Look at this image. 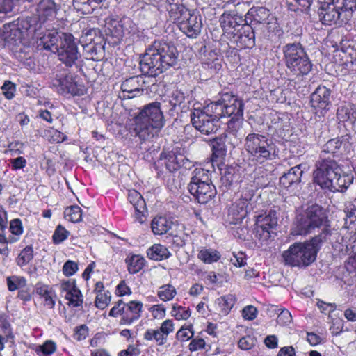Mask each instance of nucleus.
<instances>
[{"label": "nucleus", "instance_id": "obj_1", "mask_svg": "<svg viewBox=\"0 0 356 356\" xmlns=\"http://www.w3.org/2000/svg\"><path fill=\"white\" fill-rule=\"evenodd\" d=\"M56 13V4L52 0L40 1L35 15L19 17L0 28V46L13 49L19 44L29 45L30 38L42 29L46 21L53 19Z\"/></svg>", "mask_w": 356, "mask_h": 356}, {"label": "nucleus", "instance_id": "obj_2", "mask_svg": "<svg viewBox=\"0 0 356 356\" xmlns=\"http://www.w3.org/2000/svg\"><path fill=\"white\" fill-rule=\"evenodd\" d=\"M165 125L161 104L154 102L144 106L140 112L130 120L129 126L132 134L140 141H152L159 136Z\"/></svg>", "mask_w": 356, "mask_h": 356}, {"label": "nucleus", "instance_id": "obj_3", "mask_svg": "<svg viewBox=\"0 0 356 356\" xmlns=\"http://www.w3.org/2000/svg\"><path fill=\"white\" fill-rule=\"evenodd\" d=\"M177 60V51L174 45L156 41L142 57L140 68L144 74L155 77L174 66Z\"/></svg>", "mask_w": 356, "mask_h": 356}, {"label": "nucleus", "instance_id": "obj_4", "mask_svg": "<svg viewBox=\"0 0 356 356\" xmlns=\"http://www.w3.org/2000/svg\"><path fill=\"white\" fill-rule=\"evenodd\" d=\"M313 179L323 189L343 192L353 183V176L344 172L340 165L328 157L316 162Z\"/></svg>", "mask_w": 356, "mask_h": 356}, {"label": "nucleus", "instance_id": "obj_5", "mask_svg": "<svg viewBox=\"0 0 356 356\" xmlns=\"http://www.w3.org/2000/svg\"><path fill=\"white\" fill-rule=\"evenodd\" d=\"M170 18L177 22L180 31L191 38H196L202 26L200 15L186 8L183 0H168Z\"/></svg>", "mask_w": 356, "mask_h": 356}, {"label": "nucleus", "instance_id": "obj_6", "mask_svg": "<svg viewBox=\"0 0 356 356\" xmlns=\"http://www.w3.org/2000/svg\"><path fill=\"white\" fill-rule=\"evenodd\" d=\"M328 220L323 209L318 204H312L297 216L291 229L293 236H306L323 227V232L328 234Z\"/></svg>", "mask_w": 356, "mask_h": 356}, {"label": "nucleus", "instance_id": "obj_7", "mask_svg": "<svg viewBox=\"0 0 356 356\" xmlns=\"http://www.w3.org/2000/svg\"><path fill=\"white\" fill-rule=\"evenodd\" d=\"M322 241L321 235L304 243H295L282 253L285 264L291 266L304 267L313 263L316 258V243Z\"/></svg>", "mask_w": 356, "mask_h": 356}, {"label": "nucleus", "instance_id": "obj_8", "mask_svg": "<svg viewBox=\"0 0 356 356\" xmlns=\"http://www.w3.org/2000/svg\"><path fill=\"white\" fill-rule=\"evenodd\" d=\"M222 115V105L219 102L211 103L204 110L195 108L191 113L193 126L203 134L215 133L220 127V119Z\"/></svg>", "mask_w": 356, "mask_h": 356}, {"label": "nucleus", "instance_id": "obj_9", "mask_svg": "<svg viewBox=\"0 0 356 356\" xmlns=\"http://www.w3.org/2000/svg\"><path fill=\"white\" fill-rule=\"evenodd\" d=\"M282 51L285 65L293 74L304 76L311 72L312 63L300 44H287L283 47Z\"/></svg>", "mask_w": 356, "mask_h": 356}, {"label": "nucleus", "instance_id": "obj_10", "mask_svg": "<svg viewBox=\"0 0 356 356\" xmlns=\"http://www.w3.org/2000/svg\"><path fill=\"white\" fill-rule=\"evenodd\" d=\"M246 150L260 163L272 160L275 157V145L264 136L250 134L245 138Z\"/></svg>", "mask_w": 356, "mask_h": 356}, {"label": "nucleus", "instance_id": "obj_11", "mask_svg": "<svg viewBox=\"0 0 356 356\" xmlns=\"http://www.w3.org/2000/svg\"><path fill=\"white\" fill-rule=\"evenodd\" d=\"M52 84L58 92L62 95L70 94L74 96H81L86 92L85 86L80 82L79 79L71 74L57 75L53 80Z\"/></svg>", "mask_w": 356, "mask_h": 356}, {"label": "nucleus", "instance_id": "obj_12", "mask_svg": "<svg viewBox=\"0 0 356 356\" xmlns=\"http://www.w3.org/2000/svg\"><path fill=\"white\" fill-rule=\"evenodd\" d=\"M58 59L67 67H72L80 57L74 38L72 34H64L59 48L56 52Z\"/></svg>", "mask_w": 356, "mask_h": 356}, {"label": "nucleus", "instance_id": "obj_13", "mask_svg": "<svg viewBox=\"0 0 356 356\" xmlns=\"http://www.w3.org/2000/svg\"><path fill=\"white\" fill-rule=\"evenodd\" d=\"M277 224L275 214L259 216L257 220L256 237L261 241H266L272 237Z\"/></svg>", "mask_w": 356, "mask_h": 356}, {"label": "nucleus", "instance_id": "obj_14", "mask_svg": "<svg viewBox=\"0 0 356 356\" xmlns=\"http://www.w3.org/2000/svg\"><path fill=\"white\" fill-rule=\"evenodd\" d=\"M330 90L324 86H319L311 95L310 103L316 113L323 115L330 106Z\"/></svg>", "mask_w": 356, "mask_h": 356}, {"label": "nucleus", "instance_id": "obj_15", "mask_svg": "<svg viewBox=\"0 0 356 356\" xmlns=\"http://www.w3.org/2000/svg\"><path fill=\"white\" fill-rule=\"evenodd\" d=\"M188 191L200 204L207 203L216 195V189L211 181L202 183H190Z\"/></svg>", "mask_w": 356, "mask_h": 356}, {"label": "nucleus", "instance_id": "obj_16", "mask_svg": "<svg viewBox=\"0 0 356 356\" xmlns=\"http://www.w3.org/2000/svg\"><path fill=\"white\" fill-rule=\"evenodd\" d=\"M60 290L65 293V298L68 300V305L76 307L83 304V298L81 291L76 285L74 280L63 281L60 285Z\"/></svg>", "mask_w": 356, "mask_h": 356}, {"label": "nucleus", "instance_id": "obj_17", "mask_svg": "<svg viewBox=\"0 0 356 356\" xmlns=\"http://www.w3.org/2000/svg\"><path fill=\"white\" fill-rule=\"evenodd\" d=\"M318 15L321 22L326 25L342 24L345 21L343 13H341L337 4L319 7Z\"/></svg>", "mask_w": 356, "mask_h": 356}, {"label": "nucleus", "instance_id": "obj_18", "mask_svg": "<svg viewBox=\"0 0 356 356\" xmlns=\"http://www.w3.org/2000/svg\"><path fill=\"white\" fill-rule=\"evenodd\" d=\"M185 156L174 151H163L157 161L160 166H165L169 172L177 170L184 163Z\"/></svg>", "mask_w": 356, "mask_h": 356}, {"label": "nucleus", "instance_id": "obj_19", "mask_svg": "<svg viewBox=\"0 0 356 356\" xmlns=\"http://www.w3.org/2000/svg\"><path fill=\"white\" fill-rule=\"evenodd\" d=\"M40 29L36 34H35L31 40H40V44L43 45L44 49L50 51L53 53H56L59 48L61 40L63 39V35L65 33H59L56 31L49 32L47 35L41 36L42 32Z\"/></svg>", "mask_w": 356, "mask_h": 356}, {"label": "nucleus", "instance_id": "obj_20", "mask_svg": "<svg viewBox=\"0 0 356 356\" xmlns=\"http://www.w3.org/2000/svg\"><path fill=\"white\" fill-rule=\"evenodd\" d=\"M143 304L140 301L131 300L124 303L123 316L121 317L120 325H131L141 316Z\"/></svg>", "mask_w": 356, "mask_h": 356}, {"label": "nucleus", "instance_id": "obj_21", "mask_svg": "<svg viewBox=\"0 0 356 356\" xmlns=\"http://www.w3.org/2000/svg\"><path fill=\"white\" fill-rule=\"evenodd\" d=\"M143 82L139 76H132L121 84V89L123 93V97L131 99L139 96L143 92Z\"/></svg>", "mask_w": 356, "mask_h": 356}, {"label": "nucleus", "instance_id": "obj_22", "mask_svg": "<svg viewBox=\"0 0 356 356\" xmlns=\"http://www.w3.org/2000/svg\"><path fill=\"white\" fill-rule=\"evenodd\" d=\"M128 200L135 209L134 218L139 223L144 222L145 212V202L141 194L136 190L129 192Z\"/></svg>", "mask_w": 356, "mask_h": 356}, {"label": "nucleus", "instance_id": "obj_23", "mask_svg": "<svg viewBox=\"0 0 356 356\" xmlns=\"http://www.w3.org/2000/svg\"><path fill=\"white\" fill-rule=\"evenodd\" d=\"M224 108L228 116L241 117L243 113L242 102L228 92L224 93Z\"/></svg>", "mask_w": 356, "mask_h": 356}, {"label": "nucleus", "instance_id": "obj_24", "mask_svg": "<svg viewBox=\"0 0 356 356\" xmlns=\"http://www.w3.org/2000/svg\"><path fill=\"white\" fill-rule=\"evenodd\" d=\"M224 35L229 38L232 42H237L238 39L240 38L248 47L252 46L254 43V40L252 38H249L248 35L243 36L241 33L239 34L236 26H232L231 22L225 19H224Z\"/></svg>", "mask_w": 356, "mask_h": 356}, {"label": "nucleus", "instance_id": "obj_25", "mask_svg": "<svg viewBox=\"0 0 356 356\" xmlns=\"http://www.w3.org/2000/svg\"><path fill=\"white\" fill-rule=\"evenodd\" d=\"M303 170L301 165H297L291 168L286 173H284L280 179V184L285 188H289L298 185L301 180Z\"/></svg>", "mask_w": 356, "mask_h": 356}, {"label": "nucleus", "instance_id": "obj_26", "mask_svg": "<svg viewBox=\"0 0 356 356\" xmlns=\"http://www.w3.org/2000/svg\"><path fill=\"white\" fill-rule=\"evenodd\" d=\"M212 156L211 162L213 168L217 167L221 174L222 170V140L220 137H216L211 140Z\"/></svg>", "mask_w": 356, "mask_h": 356}, {"label": "nucleus", "instance_id": "obj_27", "mask_svg": "<svg viewBox=\"0 0 356 356\" xmlns=\"http://www.w3.org/2000/svg\"><path fill=\"white\" fill-rule=\"evenodd\" d=\"M177 225L166 216H156L151 223L152 232L156 235H162L166 234L173 226Z\"/></svg>", "mask_w": 356, "mask_h": 356}, {"label": "nucleus", "instance_id": "obj_28", "mask_svg": "<svg viewBox=\"0 0 356 356\" xmlns=\"http://www.w3.org/2000/svg\"><path fill=\"white\" fill-rule=\"evenodd\" d=\"M147 254L150 259L155 261L166 259L171 255L168 249L161 244L153 245L147 250Z\"/></svg>", "mask_w": 356, "mask_h": 356}, {"label": "nucleus", "instance_id": "obj_29", "mask_svg": "<svg viewBox=\"0 0 356 356\" xmlns=\"http://www.w3.org/2000/svg\"><path fill=\"white\" fill-rule=\"evenodd\" d=\"M35 292L44 299V304L49 308H53L55 300L53 299V292L47 285L38 283L35 286Z\"/></svg>", "mask_w": 356, "mask_h": 356}, {"label": "nucleus", "instance_id": "obj_30", "mask_svg": "<svg viewBox=\"0 0 356 356\" xmlns=\"http://www.w3.org/2000/svg\"><path fill=\"white\" fill-rule=\"evenodd\" d=\"M125 262L129 273L135 274L138 273L144 266L145 259L139 254L129 255L127 257Z\"/></svg>", "mask_w": 356, "mask_h": 356}, {"label": "nucleus", "instance_id": "obj_31", "mask_svg": "<svg viewBox=\"0 0 356 356\" xmlns=\"http://www.w3.org/2000/svg\"><path fill=\"white\" fill-rule=\"evenodd\" d=\"M177 294L176 288L170 283L160 286L156 291L157 297L163 302L172 300Z\"/></svg>", "mask_w": 356, "mask_h": 356}, {"label": "nucleus", "instance_id": "obj_32", "mask_svg": "<svg viewBox=\"0 0 356 356\" xmlns=\"http://www.w3.org/2000/svg\"><path fill=\"white\" fill-rule=\"evenodd\" d=\"M221 257L219 252L213 249L202 248L197 254V258L204 264H212Z\"/></svg>", "mask_w": 356, "mask_h": 356}, {"label": "nucleus", "instance_id": "obj_33", "mask_svg": "<svg viewBox=\"0 0 356 356\" xmlns=\"http://www.w3.org/2000/svg\"><path fill=\"white\" fill-rule=\"evenodd\" d=\"M337 118L341 122L353 121L356 119V111L350 105H343L338 108Z\"/></svg>", "mask_w": 356, "mask_h": 356}, {"label": "nucleus", "instance_id": "obj_34", "mask_svg": "<svg viewBox=\"0 0 356 356\" xmlns=\"http://www.w3.org/2000/svg\"><path fill=\"white\" fill-rule=\"evenodd\" d=\"M143 338L146 341H154L158 346L164 345L168 339L159 329H147Z\"/></svg>", "mask_w": 356, "mask_h": 356}, {"label": "nucleus", "instance_id": "obj_35", "mask_svg": "<svg viewBox=\"0 0 356 356\" xmlns=\"http://www.w3.org/2000/svg\"><path fill=\"white\" fill-rule=\"evenodd\" d=\"M113 24H115V28H119L113 33V35L116 37H122L126 34H129L133 29L131 26L132 22L129 18H124L120 21H115Z\"/></svg>", "mask_w": 356, "mask_h": 356}, {"label": "nucleus", "instance_id": "obj_36", "mask_svg": "<svg viewBox=\"0 0 356 356\" xmlns=\"http://www.w3.org/2000/svg\"><path fill=\"white\" fill-rule=\"evenodd\" d=\"M82 210L78 205L67 207L64 211L65 218L72 222H79L82 219Z\"/></svg>", "mask_w": 356, "mask_h": 356}, {"label": "nucleus", "instance_id": "obj_37", "mask_svg": "<svg viewBox=\"0 0 356 356\" xmlns=\"http://www.w3.org/2000/svg\"><path fill=\"white\" fill-rule=\"evenodd\" d=\"M337 6L339 7L341 13H343V19L346 21L356 8V0H338Z\"/></svg>", "mask_w": 356, "mask_h": 356}, {"label": "nucleus", "instance_id": "obj_38", "mask_svg": "<svg viewBox=\"0 0 356 356\" xmlns=\"http://www.w3.org/2000/svg\"><path fill=\"white\" fill-rule=\"evenodd\" d=\"M33 258V250L31 246L24 248L16 258L17 264L23 267L28 264Z\"/></svg>", "mask_w": 356, "mask_h": 356}, {"label": "nucleus", "instance_id": "obj_39", "mask_svg": "<svg viewBox=\"0 0 356 356\" xmlns=\"http://www.w3.org/2000/svg\"><path fill=\"white\" fill-rule=\"evenodd\" d=\"M210 181V174L208 170L202 168H195L193 172V176L190 183H202Z\"/></svg>", "mask_w": 356, "mask_h": 356}, {"label": "nucleus", "instance_id": "obj_40", "mask_svg": "<svg viewBox=\"0 0 356 356\" xmlns=\"http://www.w3.org/2000/svg\"><path fill=\"white\" fill-rule=\"evenodd\" d=\"M10 231L13 236L9 237L10 243H15L18 241L19 236L23 233V227L21 220L15 218L10 222Z\"/></svg>", "mask_w": 356, "mask_h": 356}, {"label": "nucleus", "instance_id": "obj_41", "mask_svg": "<svg viewBox=\"0 0 356 356\" xmlns=\"http://www.w3.org/2000/svg\"><path fill=\"white\" fill-rule=\"evenodd\" d=\"M250 12L254 20L258 23L266 22L270 15V10L264 7L252 8Z\"/></svg>", "mask_w": 356, "mask_h": 356}, {"label": "nucleus", "instance_id": "obj_42", "mask_svg": "<svg viewBox=\"0 0 356 356\" xmlns=\"http://www.w3.org/2000/svg\"><path fill=\"white\" fill-rule=\"evenodd\" d=\"M105 0H73V6L78 10H83V12H89L88 6L92 9L97 5L104 1Z\"/></svg>", "mask_w": 356, "mask_h": 356}, {"label": "nucleus", "instance_id": "obj_43", "mask_svg": "<svg viewBox=\"0 0 356 356\" xmlns=\"http://www.w3.org/2000/svg\"><path fill=\"white\" fill-rule=\"evenodd\" d=\"M26 284V280L24 277L13 275L7 278L8 288L10 291L24 287Z\"/></svg>", "mask_w": 356, "mask_h": 356}, {"label": "nucleus", "instance_id": "obj_44", "mask_svg": "<svg viewBox=\"0 0 356 356\" xmlns=\"http://www.w3.org/2000/svg\"><path fill=\"white\" fill-rule=\"evenodd\" d=\"M342 145V142L339 138H333L328 140L323 147V152L335 154L338 152Z\"/></svg>", "mask_w": 356, "mask_h": 356}, {"label": "nucleus", "instance_id": "obj_45", "mask_svg": "<svg viewBox=\"0 0 356 356\" xmlns=\"http://www.w3.org/2000/svg\"><path fill=\"white\" fill-rule=\"evenodd\" d=\"M70 235L67 231L63 225H58L53 234V241L55 244H59L67 238Z\"/></svg>", "mask_w": 356, "mask_h": 356}, {"label": "nucleus", "instance_id": "obj_46", "mask_svg": "<svg viewBox=\"0 0 356 356\" xmlns=\"http://www.w3.org/2000/svg\"><path fill=\"white\" fill-rule=\"evenodd\" d=\"M172 315L177 320H186L191 316V311L188 307H181L177 305L172 306Z\"/></svg>", "mask_w": 356, "mask_h": 356}, {"label": "nucleus", "instance_id": "obj_47", "mask_svg": "<svg viewBox=\"0 0 356 356\" xmlns=\"http://www.w3.org/2000/svg\"><path fill=\"white\" fill-rule=\"evenodd\" d=\"M344 212L346 213L345 226L348 228L349 225L356 221V204H349L346 205Z\"/></svg>", "mask_w": 356, "mask_h": 356}, {"label": "nucleus", "instance_id": "obj_48", "mask_svg": "<svg viewBox=\"0 0 356 356\" xmlns=\"http://www.w3.org/2000/svg\"><path fill=\"white\" fill-rule=\"evenodd\" d=\"M2 93L7 99H12L15 96L16 85L10 81H6L1 86Z\"/></svg>", "mask_w": 356, "mask_h": 356}, {"label": "nucleus", "instance_id": "obj_49", "mask_svg": "<svg viewBox=\"0 0 356 356\" xmlns=\"http://www.w3.org/2000/svg\"><path fill=\"white\" fill-rule=\"evenodd\" d=\"M111 301V295L109 292L97 293L95 298V306L100 309H105Z\"/></svg>", "mask_w": 356, "mask_h": 356}, {"label": "nucleus", "instance_id": "obj_50", "mask_svg": "<svg viewBox=\"0 0 356 356\" xmlns=\"http://www.w3.org/2000/svg\"><path fill=\"white\" fill-rule=\"evenodd\" d=\"M149 311L154 319H163L166 315V308L163 304L152 305Z\"/></svg>", "mask_w": 356, "mask_h": 356}, {"label": "nucleus", "instance_id": "obj_51", "mask_svg": "<svg viewBox=\"0 0 356 356\" xmlns=\"http://www.w3.org/2000/svg\"><path fill=\"white\" fill-rule=\"evenodd\" d=\"M229 263L235 267H243L246 265V258L243 252L232 253L229 257Z\"/></svg>", "mask_w": 356, "mask_h": 356}, {"label": "nucleus", "instance_id": "obj_52", "mask_svg": "<svg viewBox=\"0 0 356 356\" xmlns=\"http://www.w3.org/2000/svg\"><path fill=\"white\" fill-rule=\"evenodd\" d=\"M56 350V344L53 341H47L42 345L38 347L36 351L41 352L43 355H49Z\"/></svg>", "mask_w": 356, "mask_h": 356}, {"label": "nucleus", "instance_id": "obj_53", "mask_svg": "<svg viewBox=\"0 0 356 356\" xmlns=\"http://www.w3.org/2000/svg\"><path fill=\"white\" fill-rule=\"evenodd\" d=\"M0 328L3 334L8 337H13V332L8 316L5 314H0Z\"/></svg>", "mask_w": 356, "mask_h": 356}, {"label": "nucleus", "instance_id": "obj_54", "mask_svg": "<svg viewBox=\"0 0 356 356\" xmlns=\"http://www.w3.org/2000/svg\"><path fill=\"white\" fill-rule=\"evenodd\" d=\"M79 269L76 262L71 260L67 261L63 266V273L65 276L73 275Z\"/></svg>", "mask_w": 356, "mask_h": 356}, {"label": "nucleus", "instance_id": "obj_55", "mask_svg": "<svg viewBox=\"0 0 356 356\" xmlns=\"http://www.w3.org/2000/svg\"><path fill=\"white\" fill-rule=\"evenodd\" d=\"M277 311H280L278 314L277 322L281 325H286L291 323L292 316L291 313L287 309H279Z\"/></svg>", "mask_w": 356, "mask_h": 356}, {"label": "nucleus", "instance_id": "obj_56", "mask_svg": "<svg viewBox=\"0 0 356 356\" xmlns=\"http://www.w3.org/2000/svg\"><path fill=\"white\" fill-rule=\"evenodd\" d=\"M255 339L250 335L242 337L238 341V347L242 350H250L255 344Z\"/></svg>", "mask_w": 356, "mask_h": 356}, {"label": "nucleus", "instance_id": "obj_57", "mask_svg": "<svg viewBox=\"0 0 356 356\" xmlns=\"http://www.w3.org/2000/svg\"><path fill=\"white\" fill-rule=\"evenodd\" d=\"M168 339V336L174 332L175 325L171 319L165 320L159 329Z\"/></svg>", "mask_w": 356, "mask_h": 356}, {"label": "nucleus", "instance_id": "obj_58", "mask_svg": "<svg viewBox=\"0 0 356 356\" xmlns=\"http://www.w3.org/2000/svg\"><path fill=\"white\" fill-rule=\"evenodd\" d=\"M257 309L252 305H248L242 310V316L245 320L252 321L257 317Z\"/></svg>", "mask_w": 356, "mask_h": 356}, {"label": "nucleus", "instance_id": "obj_59", "mask_svg": "<svg viewBox=\"0 0 356 356\" xmlns=\"http://www.w3.org/2000/svg\"><path fill=\"white\" fill-rule=\"evenodd\" d=\"M18 0H0V13H9L13 10Z\"/></svg>", "mask_w": 356, "mask_h": 356}, {"label": "nucleus", "instance_id": "obj_60", "mask_svg": "<svg viewBox=\"0 0 356 356\" xmlns=\"http://www.w3.org/2000/svg\"><path fill=\"white\" fill-rule=\"evenodd\" d=\"M193 336V332L189 329L182 327L178 330L176 337L181 341H186Z\"/></svg>", "mask_w": 356, "mask_h": 356}, {"label": "nucleus", "instance_id": "obj_61", "mask_svg": "<svg viewBox=\"0 0 356 356\" xmlns=\"http://www.w3.org/2000/svg\"><path fill=\"white\" fill-rule=\"evenodd\" d=\"M124 309V302L120 300L118 302L111 308L109 312V316L112 317H116L119 315L123 316V312Z\"/></svg>", "mask_w": 356, "mask_h": 356}, {"label": "nucleus", "instance_id": "obj_62", "mask_svg": "<svg viewBox=\"0 0 356 356\" xmlns=\"http://www.w3.org/2000/svg\"><path fill=\"white\" fill-rule=\"evenodd\" d=\"M11 168L13 170H17L24 168L26 165V160L24 157L18 156L10 160Z\"/></svg>", "mask_w": 356, "mask_h": 356}, {"label": "nucleus", "instance_id": "obj_63", "mask_svg": "<svg viewBox=\"0 0 356 356\" xmlns=\"http://www.w3.org/2000/svg\"><path fill=\"white\" fill-rule=\"evenodd\" d=\"M115 293L118 296H124L126 295H130L131 293V291L124 281H121L116 287Z\"/></svg>", "mask_w": 356, "mask_h": 356}, {"label": "nucleus", "instance_id": "obj_64", "mask_svg": "<svg viewBox=\"0 0 356 356\" xmlns=\"http://www.w3.org/2000/svg\"><path fill=\"white\" fill-rule=\"evenodd\" d=\"M189 350L192 352L203 349L205 346V341L203 339H193L189 343Z\"/></svg>", "mask_w": 356, "mask_h": 356}]
</instances>
